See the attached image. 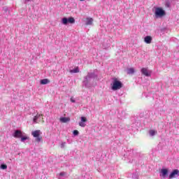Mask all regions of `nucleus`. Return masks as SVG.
Masks as SVG:
<instances>
[{
	"mask_svg": "<svg viewBox=\"0 0 179 179\" xmlns=\"http://www.w3.org/2000/svg\"><path fill=\"white\" fill-rule=\"evenodd\" d=\"M112 90H120L122 87V83L117 78H113V83L110 84Z\"/></svg>",
	"mask_w": 179,
	"mask_h": 179,
	"instance_id": "nucleus-1",
	"label": "nucleus"
},
{
	"mask_svg": "<svg viewBox=\"0 0 179 179\" xmlns=\"http://www.w3.org/2000/svg\"><path fill=\"white\" fill-rule=\"evenodd\" d=\"M166 15V11L163 10L162 8H157L155 9V16L156 17H162Z\"/></svg>",
	"mask_w": 179,
	"mask_h": 179,
	"instance_id": "nucleus-2",
	"label": "nucleus"
},
{
	"mask_svg": "<svg viewBox=\"0 0 179 179\" xmlns=\"http://www.w3.org/2000/svg\"><path fill=\"white\" fill-rule=\"evenodd\" d=\"M33 121L35 124H40V122L44 124V119L43 118V115L37 114L36 116H34Z\"/></svg>",
	"mask_w": 179,
	"mask_h": 179,
	"instance_id": "nucleus-3",
	"label": "nucleus"
},
{
	"mask_svg": "<svg viewBox=\"0 0 179 179\" xmlns=\"http://www.w3.org/2000/svg\"><path fill=\"white\" fill-rule=\"evenodd\" d=\"M31 135L34 136V138H36V142H40L41 139H43V137L40 136V130L32 131Z\"/></svg>",
	"mask_w": 179,
	"mask_h": 179,
	"instance_id": "nucleus-4",
	"label": "nucleus"
},
{
	"mask_svg": "<svg viewBox=\"0 0 179 179\" xmlns=\"http://www.w3.org/2000/svg\"><path fill=\"white\" fill-rule=\"evenodd\" d=\"M62 23L63 24H68V23L73 24V23H75V18H73V17H71L69 19L66 17H64L62 18Z\"/></svg>",
	"mask_w": 179,
	"mask_h": 179,
	"instance_id": "nucleus-5",
	"label": "nucleus"
},
{
	"mask_svg": "<svg viewBox=\"0 0 179 179\" xmlns=\"http://www.w3.org/2000/svg\"><path fill=\"white\" fill-rule=\"evenodd\" d=\"M161 173V177H162V178H166V177H168L169 176V169H162L160 171Z\"/></svg>",
	"mask_w": 179,
	"mask_h": 179,
	"instance_id": "nucleus-6",
	"label": "nucleus"
},
{
	"mask_svg": "<svg viewBox=\"0 0 179 179\" xmlns=\"http://www.w3.org/2000/svg\"><path fill=\"white\" fill-rule=\"evenodd\" d=\"M176 176H179V171L178 169H175L173 170L171 174L169 175V178L172 179V178H176Z\"/></svg>",
	"mask_w": 179,
	"mask_h": 179,
	"instance_id": "nucleus-7",
	"label": "nucleus"
},
{
	"mask_svg": "<svg viewBox=\"0 0 179 179\" xmlns=\"http://www.w3.org/2000/svg\"><path fill=\"white\" fill-rule=\"evenodd\" d=\"M13 136L14 138H22V136H23V134L20 130H15Z\"/></svg>",
	"mask_w": 179,
	"mask_h": 179,
	"instance_id": "nucleus-8",
	"label": "nucleus"
},
{
	"mask_svg": "<svg viewBox=\"0 0 179 179\" xmlns=\"http://www.w3.org/2000/svg\"><path fill=\"white\" fill-rule=\"evenodd\" d=\"M141 73H143V75L145 76H150V73H149V71L147 68H143L141 69Z\"/></svg>",
	"mask_w": 179,
	"mask_h": 179,
	"instance_id": "nucleus-9",
	"label": "nucleus"
},
{
	"mask_svg": "<svg viewBox=\"0 0 179 179\" xmlns=\"http://www.w3.org/2000/svg\"><path fill=\"white\" fill-rule=\"evenodd\" d=\"M85 24H86L87 26H90V25L93 24V18H89V17H87V18L86 19V23H85Z\"/></svg>",
	"mask_w": 179,
	"mask_h": 179,
	"instance_id": "nucleus-10",
	"label": "nucleus"
},
{
	"mask_svg": "<svg viewBox=\"0 0 179 179\" xmlns=\"http://www.w3.org/2000/svg\"><path fill=\"white\" fill-rule=\"evenodd\" d=\"M144 41L147 43V44H150L152 43V36H147L145 39Z\"/></svg>",
	"mask_w": 179,
	"mask_h": 179,
	"instance_id": "nucleus-11",
	"label": "nucleus"
},
{
	"mask_svg": "<svg viewBox=\"0 0 179 179\" xmlns=\"http://www.w3.org/2000/svg\"><path fill=\"white\" fill-rule=\"evenodd\" d=\"M60 122H69V121H71V118L69 117H60L59 119Z\"/></svg>",
	"mask_w": 179,
	"mask_h": 179,
	"instance_id": "nucleus-12",
	"label": "nucleus"
},
{
	"mask_svg": "<svg viewBox=\"0 0 179 179\" xmlns=\"http://www.w3.org/2000/svg\"><path fill=\"white\" fill-rule=\"evenodd\" d=\"M50 80H48V78H45L43 80H41L40 83L41 85H48V83H50Z\"/></svg>",
	"mask_w": 179,
	"mask_h": 179,
	"instance_id": "nucleus-13",
	"label": "nucleus"
},
{
	"mask_svg": "<svg viewBox=\"0 0 179 179\" xmlns=\"http://www.w3.org/2000/svg\"><path fill=\"white\" fill-rule=\"evenodd\" d=\"M127 73H128V75H132V74L135 73V69L134 68H130V69H127Z\"/></svg>",
	"mask_w": 179,
	"mask_h": 179,
	"instance_id": "nucleus-14",
	"label": "nucleus"
},
{
	"mask_svg": "<svg viewBox=\"0 0 179 179\" xmlns=\"http://www.w3.org/2000/svg\"><path fill=\"white\" fill-rule=\"evenodd\" d=\"M70 73H79V68L76 67L73 70H70Z\"/></svg>",
	"mask_w": 179,
	"mask_h": 179,
	"instance_id": "nucleus-15",
	"label": "nucleus"
},
{
	"mask_svg": "<svg viewBox=\"0 0 179 179\" xmlns=\"http://www.w3.org/2000/svg\"><path fill=\"white\" fill-rule=\"evenodd\" d=\"M156 134H157L156 131H155V130H150V135L151 136H155V135H156Z\"/></svg>",
	"mask_w": 179,
	"mask_h": 179,
	"instance_id": "nucleus-16",
	"label": "nucleus"
},
{
	"mask_svg": "<svg viewBox=\"0 0 179 179\" xmlns=\"http://www.w3.org/2000/svg\"><path fill=\"white\" fill-rule=\"evenodd\" d=\"M1 169H2V170H6L8 169V166L6 164H1Z\"/></svg>",
	"mask_w": 179,
	"mask_h": 179,
	"instance_id": "nucleus-17",
	"label": "nucleus"
},
{
	"mask_svg": "<svg viewBox=\"0 0 179 179\" xmlns=\"http://www.w3.org/2000/svg\"><path fill=\"white\" fill-rule=\"evenodd\" d=\"M81 122H87V118L86 117H81Z\"/></svg>",
	"mask_w": 179,
	"mask_h": 179,
	"instance_id": "nucleus-18",
	"label": "nucleus"
},
{
	"mask_svg": "<svg viewBox=\"0 0 179 179\" xmlns=\"http://www.w3.org/2000/svg\"><path fill=\"white\" fill-rule=\"evenodd\" d=\"M79 125H80V127H82L83 128H85V127H86V124H85L84 122H80Z\"/></svg>",
	"mask_w": 179,
	"mask_h": 179,
	"instance_id": "nucleus-19",
	"label": "nucleus"
},
{
	"mask_svg": "<svg viewBox=\"0 0 179 179\" xmlns=\"http://www.w3.org/2000/svg\"><path fill=\"white\" fill-rule=\"evenodd\" d=\"M27 139H29L28 136L21 137V142H24V141H27Z\"/></svg>",
	"mask_w": 179,
	"mask_h": 179,
	"instance_id": "nucleus-20",
	"label": "nucleus"
},
{
	"mask_svg": "<svg viewBox=\"0 0 179 179\" xmlns=\"http://www.w3.org/2000/svg\"><path fill=\"white\" fill-rule=\"evenodd\" d=\"M73 135H79V131L78 130H74L73 132Z\"/></svg>",
	"mask_w": 179,
	"mask_h": 179,
	"instance_id": "nucleus-21",
	"label": "nucleus"
},
{
	"mask_svg": "<svg viewBox=\"0 0 179 179\" xmlns=\"http://www.w3.org/2000/svg\"><path fill=\"white\" fill-rule=\"evenodd\" d=\"M59 176H60L61 177L65 176V172H62V173H59Z\"/></svg>",
	"mask_w": 179,
	"mask_h": 179,
	"instance_id": "nucleus-22",
	"label": "nucleus"
},
{
	"mask_svg": "<svg viewBox=\"0 0 179 179\" xmlns=\"http://www.w3.org/2000/svg\"><path fill=\"white\" fill-rule=\"evenodd\" d=\"M70 100L71 103H75L76 101L75 99H73V97H71Z\"/></svg>",
	"mask_w": 179,
	"mask_h": 179,
	"instance_id": "nucleus-23",
	"label": "nucleus"
},
{
	"mask_svg": "<svg viewBox=\"0 0 179 179\" xmlns=\"http://www.w3.org/2000/svg\"><path fill=\"white\" fill-rule=\"evenodd\" d=\"M80 1H85V0H80Z\"/></svg>",
	"mask_w": 179,
	"mask_h": 179,
	"instance_id": "nucleus-24",
	"label": "nucleus"
}]
</instances>
